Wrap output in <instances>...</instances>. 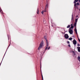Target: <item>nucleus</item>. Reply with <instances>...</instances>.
Segmentation results:
<instances>
[{
    "label": "nucleus",
    "mask_w": 80,
    "mask_h": 80,
    "mask_svg": "<svg viewBox=\"0 0 80 80\" xmlns=\"http://www.w3.org/2000/svg\"><path fill=\"white\" fill-rule=\"evenodd\" d=\"M74 27H75V29H74V31H75V32L76 35H78V33H77V23L75 22L74 24L73 25Z\"/></svg>",
    "instance_id": "1"
},
{
    "label": "nucleus",
    "mask_w": 80,
    "mask_h": 80,
    "mask_svg": "<svg viewBox=\"0 0 80 80\" xmlns=\"http://www.w3.org/2000/svg\"><path fill=\"white\" fill-rule=\"evenodd\" d=\"M75 9H76V7H75Z\"/></svg>",
    "instance_id": "31"
},
{
    "label": "nucleus",
    "mask_w": 80,
    "mask_h": 80,
    "mask_svg": "<svg viewBox=\"0 0 80 80\" xmlns=\"http://www.w3.org/2000/svg\"><path fill=\"white\" fill-rule=\"evenodd\" d=\"M71 28H73V26H71L70 28H69V30H72Z\"/></svg>",
    "instance_id": "13"
},
{
    "label": "nucleus",
    "mask_w": 80,
    "mask_h": 80,
    "mask_svg": "<svg viewBox=\"0 0 80 80\" xmlns=\"http://www.w3.org/2000/svg\"><path fill=\"white\" fill-rule=\"evenodd\" d=\"M68 46V47H70V45H69Z\"/></svg>",
    "instance_id": "26"
},
{
    "label": "nucleus",
    "mask_w": 80,
    "mask_h": 80,
    "mask_svg": "<svg viewBox=\"0 0 80 80\" xmlns=\"http://www.w3.org/2000/svg\"><path fill=\"white\" fill-rule=\"evenodd\" d=\"M76 17H78V16H76Z\"/></svg>",
    "instance_id": "29"
},
{
    "label": "nucleus",
    "mask_w": 80,
    "mask_h": 80,
    "mask_svg": "<svg viewBox=\"0 0 80 80\" xmlns=\"http://www.w3.org/2000/svg\"><path fill=\"white\" fill-rule=\"evenodd\" d=\"M64 37L66 38V39H68V38L69 37L68 35L67 34H65Z\"/></svg>",
    "instance_id": "6"
},
{
    "label": "nucleus",
    "mask_w": 80,
    "mask_h": 80,
    "mask_svg": "<svg viewBox=\"0 0 80 80\" xmlns=\"http://www.w3.org/2000/svg\"><path fill=\"white\" fill-rule=\"evenodd\" d=\"M74 20V18H73V15H72V18L71 20L72 22H73Z\"/></svg>",
    "instance_id": "11"
},
{
    "label": "nucleus",
    "mask_w": 80,
    "mask_h": 80,
    "mask_svg": "<svg viewBox=\"0 0 80 80\" xmlns=\"http://www.w3.org/2000/svg\"><path fill=\"white\" fill-rule=\"evenodd\" d=\"M69 33L71 34V35L73 34V30L72 29H69Z\"/></svg>",
    "instance_id": "4"
},
{
    "label": "nucleus",
    "mask_w": 80,
    "mask_h": 80,
    "mask_svg": "<svg viewBox=\"0 0 80 80\" xmlns=\"http://www.w3.org/2000/svg\"><path fill=\"white\" fill-rule=\"evenodd\" d=\"M41 67H42V66H41Z\"/></svg>",
    "instance_id": "30"
},
{
    "label": "nucleus",
    "mask_w": 80,
    "mask_h": 80,
    "mask_svg": "<svg viewBox=\"0 0 80 80\" xmlns=\"http://www.w3.org/2000/svg\"><path fill=\"white\" fill-rule=\"evenodd\" d=\"M40 65H41V62H40Z\"/></svg>",
    "instance_id": "32"
},
{
    "label": "nucleus",
    "mask_w": 80,
    "mask_h": 80,
    "mask_svg": "<svg viewBox=\"0 0 80 80\" xmlns=\"http://www.w3.org/2000/svg\"><path fill=\"white\" fill-rule=\"evenodd\" d=\"M76 2H77L76 1H75L74 2V7H77V4H76Z\"/></svg>",
    "instance_id": "8"
},
{
    "label": "nucleus",
    "mask_w": 80,
    "mask_h": 80,
    "mask_svg": "<svg viewBox=\"0 0 80 80\" xmlns=\"http://www.w3.org/2000/svg\"><path fill=\"white\" fill-rule=\"evenodd\" d=\"M43 12H47V8H45L44 11H43L41 12V13L42 14H43Z\"/></svg>",
    "instance_id": "7"
},
{
    "label": "nucleus",
    "mask_w": 80,
    "mask_h": 80,
    "mask_svg": "<svg viewBox=\"0 0 80 80\" xmlns=\"http://www.w3.org/2000/svg\"><path fill=\"white\" fill-rule=\"evenodd\" d=\"M69 40H72V38H69Z\"/></svg>",
    "instance_id": "17"
},
{
    "label": "nucleus",
    "mask_w": 80,
    "mask_h": 80,
    "mask_svg": "<svg viewBox=\"0 0 80 80\" xmlns=\"http://www.w3.org/2000/svg\"><path fill=\"white\" fill-rule=\"evenodd\" d=\"M77 49L79 52H80V47H78Z\"/></svg>",
    "instance_id": "9"
},
{
    "label": "nucleus",
    "mask_w": 80,
    "mask_h": 80,
    "mask_svg": "<svg viewBox=\"0 0 80 80\" xmlns=\"http://www.w3.org/2000/svg\"><path fill=\"white\" fill-rule=\"evenodd\" d=\"M77 5H80V3H79L78 2H77Z\"/></svg>",
    "instance_id": "19"
},
{
    "label": "nucleus",
    "mask_w": 80,
    "mask_h": 80,
    "mask_svg": "<svg viewBox=\"0 0 80 80\" xmlns=\"http://www.w3.org/2000/svg\"><path fill=\"white\" fill-rule=\"evenodd\" d=\"M67 42L68 43V44L70 43V42H69V41H67Z\"/></svg>",
    "instance_id": "23"
},
{
    "label": "nucleus",
    "mask_w": 80,
    "mask_h": 80,
    "mask_svg": "<svg viewBox=\"0 0 80 80\" xmlns=\"http://www.w3.org/2000/svg\"><path fill=\"white\" fill-rule=\"evenodd\" d=\"M70 25H68L67 27V28H70Z\"/></svg>",
    "instance_id": "16"
},
{
    "label": "nucleus",
    "mask_w": 80,
    "mask_h": 80,
    "mask_svg": "<svg viewBox=\"0 0 80 80\" xmlns=\"http://www.w3.org/2000/svg\"><path fill=\"white\" fill-rule=\"evenodd\" d=\"M78 1H79V2H80V0H78Z\"/></svg>",
    "instance_id": "28"
},
{
    "label": "nucleus",
    "mask_w": 80,
    "mask_h": 80,
    "mask_svg": "<svg viewBox=\"0 0 80 80\" xmlns=\"http://www.w3.org/2000/svg\"><path fill=\"white\" fill-rule=\"evenodd\" d=\"M75 1L76 2H78V0H75Z\"/></svg>",
    "instance_id": "21"
},
{
    "label": "nucleus",
    "mask_w": 80,
    "mask_h": 80,
    "mask_svg": "<svg viewBox=\"0 0 80 80\" xmlns=\"http://www.w3.org/2000/svg\"><path fill=\"white\" fill-rule=\"evenodd\" d=\"M0 12H1V13H2V10H0Z\"/></svg>",
    "instance_id": "24"
},
{
    "label": "nucleus",
    "mask_w": 80,
    "mask_h": 80,
    "mask_svg": "<svg viewBox=\"0 0 80 80\" xmlns=\"http://www.w3.org/2000/svg\"><path fill=\"white\" fill-rule=\"evenodd\" d=\"M78 18L77 19H76L75 20V23H77L78 21Z\"/></svg>",
    "instance_id": "12"
},
{
    "label": "nucleus",
    "mask_w": 80,
    "mask_h": 80,
    "mask_svg": "<svg viewBox=\"0 0 80 80\" xmlns=\"http://www.w3.org/2000/svg\"><path fill=\"white\" fill-rule=\"evenodd\" d=\"M44 38H45L46 40L47 46H46V50H47V48L48 47V41L47 39V38H46V36H44Z\"/></svg>",
    "instance_id": "2"
},
{
    "label": "nucleus",
    "mask_w": 80,
    "mask_h": 80,
    "mask_svg": "<svg viewBox=\"0 0 80 80\" xmlns=\"http://www.w3.org/2000/svg\"><path fill=\"white\" fill-rule=\"evenodd\" d=\"M50 47H49L48 48V50H49V49H50Z\"/></svg>",
    "instance_id": "20"
},
{
    "label": "nucleus",
    "mask_w": 80,
    "mask_h": 80,
    "mask_svg": "<svg viewBox=\"0 0 80 80\" xmlns=\"http://www.w3.org/2000/svg\"><path fill=\"white\" fill-rule=\"evenodd\" d=\"M72 52L74 55H75V52L74 51H72Z\"/></svg>",
    "instance_id": "18"
},
{
    "label": "nucleus",
    "mask_w": 80,
    "mask_h": 80,
    "mask_svg": "<svg viewBox=\"0 0 80 80\" xmlns=\"http://www.w3.org/2000/svg\"><path fill=\"white\" fill-rule=\"evenodd\" d=\"M43 41H42L39 47L38 48V50H40L42 47H43Z\"/></svg>",
    "instance_id": "3"
},
{
    "label": "nucleus",
    "mask_w": 80,
    "mask_h": 80,
    "mask_svg": "<svg viewBox=\"0 0 80 80\" xmlns=\"http://www.w3.org/2000/svg\"><path fill=\"white\" fill-rule=\"evenodd\" d=\"M48 4L47 3L46 5L45 8H48Z\"/></svg>",
    "instance_id": "10"
},
{
    "label": "nucleus",
    "mask_w": 80,
    "mask_h": 80,
    "mask_svg": "<svg viewBox=\"0 0 80 80\" xmlns=\"http://www.w3.org/2000/svg\"><path fill=\"white\" fill-rule=\"evenodd\" d=\"M78 60L80 62V57H78Z\"/></svg>",
    "instance_id": "14"
},
{
    "label": "nucleus",
    "mask_w": 80,
    "mask_h": 80,
    "mask_svg": "<svg viewBox=\"0 0 80 80\" xmlns=\"http://www.w3.org/2000/svg\"><path fill=\"white\" fill-rule=\"evenodd\" d=\"M71 26H73V24H71Z\"/></svg>",
    "instance_id": "25"
},
{
    "label": "nucleus",
    "mask_w": 80,
    "mask_h": 80,
    "mask_svg": "<svg viewBox=\"0 0 80 80\" xmlns=\"http://www.w3.org/2000/svg\"><path fill=\"white\" fill-rule=\"evenodd\" d=\"M37 13H38H38H39V11L38 10V9L37 11Z\"/></svg>",
    "instance_id": "15"
},
{
    "label": "nucleus",
    "mask_w": 80,
    "mask_h": 80,
    "mask_svg": "<svg viewBox=\"0 0 80 80\" xmlns=\"http://www.w3.org/2000/svg\"><path fill=\"white\" fill-rule=\"evenodd\" d=\"M42 80H43V75H42Z\"/></svg>",
    "instance_id": "22"
},
{
    "label": "nucleus",
    "mask_w": 80,
    "mask_h": 80,
    "mask_svg": "<svg viewBox=\"0 0 80 80\" xmlns=\"http://www.w3.org/2000/svg\"><path fill=\"white\" fill-rule=\"evenodd\" d=\"M79 11H80V9H79Z\"/></svg>",
    "instance_id": "33"
},
{
    "label": "nucleus",
    "mask_w": 80,
    "mask_h": 80,
    "mask_svg": "<svg viewBox=\"0 0 80 80\" xmlns=\"http://www.w3.org/2000/svg\"><path fill=\"white\" fill-rule=\"evenodd\" d=\"M73 43L74 45H77V41H76L75 39H74L73 41Z\"/></svg>",
    "instance_id": "5"
},
{
    "label": "nucleus",
    "mask_w": 80,
    "mask_h": 80,
    "mask_svg": "<svg viewBox=\"0 0 80 80\" xmlns=\"http://www.w3.org/2000/svg\"><path fill=\"white\" fill-rule=\"evenodd\" d=\"M78 46H80V45L78 44Z\"/></svg>",
    "instance_id": "27"
}]
</instances>
